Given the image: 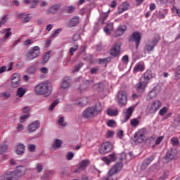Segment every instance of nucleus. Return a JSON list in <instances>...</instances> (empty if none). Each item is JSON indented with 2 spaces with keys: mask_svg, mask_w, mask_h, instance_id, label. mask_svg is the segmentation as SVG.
Listing matches in <instances>:
<instances>
[{
  "mask_svg": "<svg viewBox=\"0 0 180 180\" xmlns=\"http://www.w3.org/2000/svg\"><path fill=\"white\" fill-rule=\"evenodd\" d=\"M34 89L37 95L50 96L53 91V86L51 85V82H45L37 84Z\"/></svg>",
  "mask_w": 180,
  "mask_h": 180,
  "instance_id": "nucleus-1",
  "label": "nucleus"
},
{
  "mask_svg": "<svg viewBox=\"0 0 180 180\" xmlns=\"http://www.w3.org/2000/svg\"><path fill=\"white\" fill-rule=\"evenodd\" d=\"M102 112V105L101 103H97L93 107H89L85 109L83 111V116L85 119H92L98 115V113H101Z\"/></svg>",
  "mask_w": 180,
  "mask_h": 180,
  "instance_id": "nucleus-2",
  "label": "nucleus"
},
{
  "mask_svg": "<svg viewBox=\"0 0 180 180\" xmlns=\"http://www.w3.org/2000/svg\"><path fill=\"white\" fill-rule=\"evenodd\" d=\"M162 106V103L160 100H153L148 103L146 108V115L155 114Z\"/></svg>",
  "mask_w": 180,
  "mask_h": 180,
  "instance_id": "nucleus-3",
  "label": "nucleus"
},
{
  "mask_svg": "<svg viewBox=\"0 0 180 180\" xmlns=\"http://www.w3.org/2000/svg\"><path fill=\"white\" fill-rule=\"evenodd\" d=\"M113 150V144L110 142H105L102 143L98 149L100 154L105 155L110 153Z\"/></svg>",
  "mask_w": 180,
  "mask_h": 180,
  "instance_id": "nucleus-4",
  "label": "nucleus"
},
{
  "mask_svg": "<svg viewBox=\"0 0 180 180\" xmlns=\"http://www.w3.org/2000/svg\"><path fill=\"white\" fill-rule=\"evenodd\" d=\"M141 34L139 32L136 31L131 34L129 38V41L135 42L136 49H139L140 43L141 41Z\"/></svg>",
  "mask_w": 180,
  "mask_h": 180,
  "instance_id": "nucleus-5",
  "label": "nucleus"
},
{
  "mask_svg": "<svg viewBox=\"0 0 180 180\" xmlns=\"http://www.w3.org/2000/svg\"><path fill=\"white\" fill-rule=\"evenodd\" d=\"M146 129H142L135 134L134 141L136 143H142L145 140Z\"/></svg>",
  "mask_w": 180,
  "mask_h": 180,
  "instance_id": "nucleus-6",
  "label": "nucleus"
},
{
  "mask_svg": "<svg viewBox=\"0 0 180 180\" xmlns=\"http://www.w3.org/2000/svg\"><path fill=\"white\" fill-rule=\"evenodd\" d=\"M40 56V47L34 46L31 49L27 55V60H34V58H37Z\"/></svg>",
  "mask_w": 180,
  "mask_h": 180,
  "instance_id": "nucleus-7",
  "label": "nucleus"
},
{
  "mask_svg": "<svg viewBox=\"0 0 180 180\" xmlns=\"http://www.w3.org/2000/svg\"><path fill=\"white\" fill-rule=\"evenodd\" d=\"M160 41V39L158 37L153 38L152 40L148 41L145 46V49L147 52L150 53L154 51L155 47L158 45Z\"/></svg>",
  "mask_w": 180,
  "mask_h": 180,
  "instance_id": "nucleus-8",
  "label": "nucleus"
},
{
  "mask_svg": "<svg viewBox=\"0 0 180 180\" xmlns=\"http://www.w3.org/2000/svg\"><path fill=\"white\" fill-rule=\"evenodd\" d=\"M21 176L18 174V172H8L2 176V180H18Z\"/></svg>",
  "mask_w": 180,
  "mask_h": 180,
  "instance_id": "nucleus-9",
  "label": "nucleus"
},
{
  "mask_svg": "<svg viewBox=\"0 0 180 180\" xmlns=\"http://www.w3.org/2000/svg\"><path fill=\"white\" fill-rule=\"evenodd\" d=\"M117 101L121 106H124L127 103V94L124 91H121L117 94Z\"/></svg>",
  "mask_w": 180,
  "mask_h": 180,
  "instance_id": "nucleus-10",
  "label": "nucleus"
},
{
  "mask_svg": "<svg viewBox=\"0 0 180 180\" xmlns=\"http://www.w3.org/2000/svg\"><path fill=\"white\" fill-rule=\"evenodd\" d=\"M20 75L18 73H14L11 76V86L12 88H18L19 85H20Z\"/></svg>",
  "mask_w": 180,
  "mask_h": 180,
  "instance_id": "nucleus-11",
  "label": "nucleus"
},
{
  "mask_svg": "<svg viewBox=\"0 0 180 180\" xmlns=\"http://www.w3.org/2000/svg\"><path fill=\"white\" fill-rule=\"evenodd\" d=\"M148 84V81L143 80V79H139V82L136 84V91L139 93L144 92Z\"/></svg>",
  "mask_w": 180,
  "mask_h": 180,
  "instance_id": "nucleus-12",
  "label": "nucleus"
},
{
  "mask_svg": "<svg viewBox=\"0 0 180 180\" xmlns=\"http://www.w3.org/2000/svg\"><path fill=\"white\" fill-rule=\"evenodd\" d=\"M134 111V108L131 107L128 109H125L123 111V116L124 119L122 121V123H126L131 117Z\"/></svg>",
  "mask_w": 180,
  "mask_h": 180,
  "instance_id": "nucleus-13",
  "label": "nucleus"
},
{
  "mask_svg": "<svg viewBox=\"0 0 180 180\" xmlns=\"http://www.w3.org/2000/svg\"><path fill=\"white\" fill-rule=\"evenodd\" d=\"M89 165V160L86 159L82 160L80 163L78 164V169L75 171V172H81V171H85L86 167Z\"/></svg>",
  "mask_w": 180,
  "mask_h": 180,
  "instance_id": "nucleus-14",
  "label": "nucleus"
},
{
  "mask_svg": "<svg viewBox=\"0 0 180 180\" xmlns=\"http://www.w3.org/2000/svg\"><path fill=\"white\" fill-rule=\"evenodd\" d=\"M160 93L159 87L155 86L152 89L151 91H150L147 95V100H152L157 97L158 94Z\"/></svg>",
  "mask_w": 180,
  "mask_h": 180,
  "instance_id": "nucleus-15",
  "label": "nucleus"
},
{
  "mask_svg": "<svg viewBox=\"0 0 180 180\" xmlns=\"http://www.w3.org/2000/svg\"><path fill=\"white\" fill-rule=\"evenodd\" d=\"M39 127H40V121L37 120L32 122L31 124L28 125L27 129L28 131L33 132V131H36V130H37Z\"/></svg>",
  "mask_w": 180,
  "mask_h": 180,
  "instance_id": "nucleus-16",
  "label": "nucleus"
},
{
  "mask_svg": "<svg viewBox=\"0 0 180 180\" xmlns=\"http://www.w3.org/2000/svg\"><path fill=\"white\" fill-rule=\"evenodd\" d=\"M127 30V27L126 25L120 26L114 34V37H121L124 34V33Z\"/></svg>",
  "mask_w": 180,
  "mask_h": 180,
  "instance_id": "nucleus-17",
  "label": "nucleus"
},
{
  "mask_svg": "<svg viewBox=\"0 0 180 180\" xmlns=\"http://www.w3.org/2000/svg\"><path fill=\"white\" fill-rule=\"evenodd\" d=\"M78 23H79V18L75 16L69 20L67 23V26L68 27H75V26H77Z\"/></svg>",
  "mask_w": 180,
  "mask_h": 180,
  "instance_id": "nucleus-18",
  "label": "nucleus"
},
{
  "mask_svg": "<svg viewBox=\"0 0 180 180\" xmlns=\"http://www.w3.org/2000/svg\"><path fill=\"white\" fill-rule=\"evenodd\" d=\"M123 168V163L122 162H116L113 166V174H119Z\"/></svg>",
  "mask_w": 180,
  "mask_h": 180,
  "instance_id": "nucleus-19",
  "label": "nucleus"
},
{
  "mask_svg": "<svg viewBox=\"0 0 180 180\" xmlns=\"http://www.w3.org/2000/svg\"><path fill=\"white\" fill-rule=\"evenodd\" d=\"M153 73L150 70H147L145 73H143V77H141L143 81L149 82V80L153 79Z\"/></svg>",
  "mask_w": 180,
  "mask_h": 180,
  "instance_id": "nucleus-20",
  "label": "nucleus"
},
{
  "mask_svg": "<svg viewBox=\"0 0 180 180\" xmlns=\"http://www.w3.org/2000/svg\"><path fill=\"white\" fill-rule=\"evenodd\" d=\"M145 70V65L143 63H138L134 68V74L137 72H143Z\"/></svg>",
  "mask_w": 180,
  "mask_h": 180,
  "instance_id": "nucleus-21",
  "label": "nucleus"
},
{
  "mask_svg": "<svg viewBox=\"0 0 180 180\" xmlns=\"http://www.w3.org/2000/svg\"><path fill=\"white\" fill-rule=\"evenodd\" d=\"M121 44H115L113 48V57H118L121 53Z\"/></svg>",
  "mask_w": 180,
  "mask_h": 180,
  "instance_id": "nucleus-22",
  "label": "nucleus"
},
{
  "mask_svg": "<svg viewBox=\"0 0 180 180\" xmlns=\"http://www.w3.org/2000/svg\"><path fill=\"white\" fill-rule=\"evenodd\" d=\"M108 157H103L101 158L102 161L105 162L107 165H110L112 162H113V153L110 154Z\"/></svg>",
  "mask_w": 180,
  "mask_h": 180,
  "instance_id": "nucleus-23",
  "label": "nucleus"
},
{
  "mask_svg": "<svg viewBox=\"0 0 180 180\" xmlns=\"http://www.w3.org/2000/svg\"><path fill=\"white\" fill-rule=\"evenodd\" d=\"M71 85V79L70 78H65L63 79L62 84H61V88L63 89H65L67 88H70V86Z\"/></svg>",
  "mask_w": 180,
  "mask_h": 180,
  "instance_id": "nucleus-24",
  "label": "nucleus"
},
{
  "mask_svg": "<svg viewBox=\"0 0 180 180\" xmlns=\"http://www.w3.org/2000/svg\"><path fill=\"white\" fill-rule=\"evenodd\" d=\"M129 4L127 2H124L119 8L118 13H115L116 15L120 14L128 9Z\"/></svg>",
  "mask_w": 180,
  "mask_h": 180,
  "instance_id": "nucleus-25",
  "label": "nucleus"
},
{
  "mask_svg": "<svg viewBox=\"0 0 180 180\" xmlns=\"http://www.w3.org/2000/svg\"><path fill=\"white\" fill-rule=\"evenodd\" d=\"M11 28H8L1 31V33H6L4 35V37L1 39V41H4V40H6L9 39V37H11V34H12V32H11Z\"/></svg>",
  "mask_w": 180,
  "mask_h": 180,
  "instance_id": "nucleus-26",
  "label": "nucleus"
},
{
  "mask_svg": "<svg viewBox=\"0 0 180 180\" xmlns=\"http://www.w3.org/2000/svg\"><path fill=\"white\" fill-rule=\"evenodd\" d=\"M16 168H17V172L21 177L23 176L25 174H26L27 169L25 166L20 165V166H18Z\"/></svg>",
  "mask_w": 180,
  "mask_h": 180,
  "instance_id": "nucleus-27",
  "label": "nucleus"
},
{
  "mask_svg": "<svg viewBox=\"0 0 180 180\" xmlns=\"http://www.w3.org/2000/svg\"><path fill=\"white\" fill-rule=\"evenodd\" d=\"M88 104V98L86 97H84L82 98H79L77 102L76 105L77 106H85L86 105Z\"/></svg>",
  "mask_w": 180,
  "mask_h": 180,
  "instance_id": "nucleus-28",
  "label": "nucleus"
},
{
  "mask_svg": "<svg viewBox=\"0 0 180 180\" xmlns=\"http://www.w3.org/2000/svg\"><path fill=\"white\" fill-rule=\"evenodd\" d=\"M15 153L18 155H22V154H23V153H25V145L20 143L17 146V150H16Z\"/></svg>",
  "mask_w": 180,
  "mask_h": 180,
  "instance_id": "nucleus-29",
  "label": "nucleus"
},
{
  "mask_svg": "<svg viewBox=\"0 0 180 180\" xmlns=\"http://www.w3.org/2000/svg\"><path fill=\"white\" fill-rule=\"evenodd\" d=\"M94 89H96V91H98V92H102L103 91V88H105V84L103 83H97L94 85Z\"/></svg>",
  "mask_w": 180,
  "mask_h": 180,
  "instance_id": "nucleus-30",
  "label": "nucleus"
},
{
  "mask_svg": "<svg viewBox=\"0 0 180 180\" xmlns=\"http://www.w3.org/2000/svg\"><path fill=\"white\" fill-rule=\"evenodd\" d=\"M58 9H60V4H55L49 8V12L52 14L57 13Z\"/></svg>",
  "mask_w": 180,
  "mask_h": 180,
  "instance_id": "nucleus-31",
  "label": "nucleus"
},
{
  "mask_svg": "<svg viewBox=\"0 0 180 180\" xmlns=\"http://www.w3.org/2000/svg\"><path fill=\"white\" fill-rule=\"evenodd\" d=\"M104 31L105 32L106 34H110L112 32H113V23H109L107 26L104 28Z\"/></svg>",
  "mask_w": 180,
  "mask_h": 180,
  "instance_id": "nucleus-32",
  "label": "nucleus"
},
{
  "mask_svg": "<svg viewBox=\"0 0 180 180\" xmlns=\"http://www.w3.org/2000/svg\"><path fill=\"white\" fill-rule=\"evenodd\" d=\"M62 144H63V141H61L60 139H56L53 141V148H60V147H61Z\"/></svg>",
  "mask_w": 180,
  "mask_h": 180,
  "instance_id": "nucleus-33",
  "label": "nucleus"
},
{
  "mask_svg": "<svg viewBox=\"0 0 180 180\" xmlns=\"http://www.w3.org/2000/svg\"><path fill=\"white\" fill-rule=\"evenodd\" d=\"M16 94H17V96H18L19 98H22V96H23V95L26 94V90L22 87H20L18 88Z\"/></svg>",
  "mask_w": 180,
  "mask_h": 180,
  "instance_id": "nucleus-34",
  "label": "nucleus"
},
{
  "mask_svg": "<svg viewBox=\"0 0 180 180\" xmlns=\"http://www.w3.org/2000/svg\"><path fill=\"white\" fill-rule=\"evenodd\" d=\"M50 53H51V51H49L44 54L42 58L43 64H46L49 61L50 58Z\"/></svg>",
  "mask_w": 180,
  "mask_h": 180,
  "instance_id": "nucleus-35",
  "label": "nucleus"
},
{
  "mask_svg": "<svg viewBox=\"0 0 180 180\" xmlns=\"http://www.w3.org/2000/svg\"><path fill=\"white\" fill-rule=\"evenodd\" d=\"M140 124V121L137 118L132 119L131 120V125L134 128H136Z\"/></svg>",
  "mask_w": 180,
  "mask_h": 180,
  "instance_id": "nucleus-36",
  "label": "nucleus"
},
{
  "mask_svg": "<svg viewBox=\"0 0 180 180\" xmlns=\"http://www.w3.org/2000/svg\"><path fill=\"white\" fill-rule=\"evenodd\" d=\"M112 59L110 58V57L106 58H100L98 59V64H108V63H109V61H110Z\"/></svg>",
  "mask_w": 180,
  "mask_h": 180,
  "instance_id": "nucleus-37",
  "label": "nucleus"
},
{
  "mask_svg": "<svg viewBox=\"0 0 180 180\" xmlns=\"http://www.w3.org/2000/svg\"><path fill=\"white\" fill-rule=\"evenodd\" d=\"M8 151V146L6 144H2L0 146V154H4Z\"/></svg>",
  "mask_w": 180,
  "mask_h": 180,
  "instance_id": "nucleus-38",
  "label": "nucleus"
},
{
  "mask_svg": "<svg viewBox=\"0 0 180 180\" xmlns=\"http://www.w3.org/2000/svg\"><path fill=\"white\" fill-rule=\"evenodd\" d=\"M106 18H108V13H103L101 15V18L99 20V22H101V23H102V25H103L105 23V20L106 19Z\"/></svg>",
  "mask_w": 180,
  "mask_h": 180,
  "instance_id": "nucleus-39",
  "label": "nucleus"
},
{
  "mask_svg": "<svg viewBox=\"0 0 180 180\" xmlns=\"http://www.w3.org/2000/svg\"><path fill=\"white\" fill-rule=\"evenodd\" d=\"M83 66H84V63H79L75 67L73 70V72H78V71H79V70H81V68H82Z\"/></svg>",
  "mask_w": 180,
  "mask_h": 180,
  "instance_id": "nucleus-40",
  "label": "nucleus"
},
{
  "mask_svg": "<svg viewBox=\"0 0 180 180\" xmlns=\"http://www.w3.org/2000/svg\"><path fill=\"white\" fill-rule=\"evenodd\" d=\"M60 101L58 100H55L49 107V110H53V109H54V108H56V106H57V105H58V103Z\"/></svg>",
  "mask_w": 180,
  "mask_h": 180,
  "instance_id": "nucleus-41",
  "label": "nucleus"
},
{
  "mask_svg": "<svg viewBox=\"0 0 180 180\" xmlns=\"http://www.w3.org/2000/svg\"><path fill=\"white\" fill-rule=\"evenodd\" d=\"M78 50V44L75 45L74 47H72L69 49V53L70 56H74V53Z\"/></svg>",
  "mask_w": 180,
  "mask_h": 180,
  "instance_id": "nucleus-42",
  "label": "nucleus"
},
{
  "mask_svg": "<svg viewBox=\"0 0 180 180\" xmlns=\"http://www.w3.org/2000/svg\"><path fill=\"white\" fill-rule=\"evenodd\" d=\"M171 143L173 146H177L179 145V139L176 137H172L171 139Z\"/></svg>",
  "mask_w": 180,
  "mask_h": 180,
  "instance_id": "nucleus-43",
  "label": "nucleus"
},
{
  "mask_svg": "<svg viewBox=\"0 0 180 180\" xmlns=\"http://www.w3.org/2000/svg\"><path fill=\"white\" fill-rule=\"evenodd\" d=\"M119 162H122L123 163L124 161L127 160V155L125 153H122L119 155Z\"/></svg>",
  "mask_w": 180,
  "mask_h": 180,
  "instance_id": "nucleus-44",
  "label": "nucleus"
},
{
  "mask_svg": "<svg viewBox=\"0 0 180 180\" xmlns=\"http://www.w3.org/2000/svg\"><path fill=\"white\" fill-rule=\"evenodd\" d=\"M92 58H94V56L92 55H88L86 57L82 58V60H84V61H90V64H92V63H94Z\"/></svg>",
  "mask_w": 180,
  "mask_h": 180,
  "instance_id": "nucleus-45",
  "label": "nucleus"
},
{
  "mask_svg": "<svg viewBox=\"0 0 180 180\" xmlns=\"http://www.w3.org/2000/svg\"><path fill=\"white\" fill-rule=\"evenodd\" d=\"M37 68L35 66H30L28 70H27V72L28 74H34V72H36L37 71Z\"/></svg>",
  "mask_w": 180,
  "mask_h": 180,
  "instance_id": "nucleus-46",
  "label": "nucleus"
},
{
  "mask_svg": "<svg viewBox=\"0 0 180 180\" xmlns=\"http://www.w3.org/2000/svg\"><path fill=\"white\" fill-rule=\"evenodd\" d=\"M85 50H86V46H82L80 49V51L77 54V57H81L82 54L85 53Z\"/></svg>",
  "mask_w": 180,
  "mask_h": 180,
  "instance_id": "nucleus-47",
  "label": "nucleus"
},
{
  "mask_svg": "<svg viewBox=\"0 0 180 180\" xmlns=\"http://www.w3.org/2000/svg\"><path fill=\"white\" fill-rule=\"evenodd\" d=\"M175 78L176 80L180 79V65L178 66L175 72Z\"/></svg>",
  "mask_w": 180,
  "mask_h": 180,
  "instance_id": "nucleus-48",
  "label": "nucleus"
},
{
  "mask_svg": "<svg viewBox=\"0 0 180 180\" xmlns=\"http://www.w3.org/2000/svg\"><path fill=\"white\" fill-rule=\"evenodd\" d=\"M163 140H164V136H160L158 137V139L155 141V145H160L162 142Z\"/></svg>",
  "mask_w": 180,
  "mask_h": 180,
  "instance_id": "nucleus-49",
  "label": "nucleus"
},
{
  "mask_svg": "<svg viewBox=\"0 0 180 180\" xmlns=\"http://www.w3.org/2000/svg\"><path fill=\"white\" fill-rule=\"evenodd\" d=\"M61 29H58L56 30L53 34L51 37V39H53V37H57V36H58V34H60V32H61Z\"/></svg>",
  "mask_w": 180,
  "mask_h": 180,
  "instance_id": "nucleus-50",
  "label": "nucleus"
},
{
  "mask_svg": "<svg viewBox=\"0 0 180 180\" xmlns=\"http://www.w3.org/2000/svg\"><path fill=\"white\" fill-rule=\"evenodd\" d=\"M72 158H74V153L72 152H68L66 157V160H68V161H70L72 160Z\"/></svg>",
  "mask_w": 180,
  "mask_h": 180,
  "instance_id": "nucleus-51",
  "label": "nucleus"
},
{
  "mask_svg": "<svg viewBox=\"0 0 180 180\" xmlns=\"http://www.w3.org/2000/svg\"><path fill=\"white\" fill-rule=\"evenodd\" d=\"M154 158L153 157L150 158H147L143 161V164L146 165H149L152 161H153Z\"/></svg>",
  "mask_w": 180,
  "mask_h": 180,
  "instance_id": "nucleus-52",
  "label": "nucleus"
},
{
  "mask_svg": "<svg viewBox=\"0 0 180 180\" xmlns=\"http://www.w3.org/2000/svg\"><path fill=\"white\" fill-rule=\"evenodd\" d=\"M28 150L29 151H30V153H34V151L36 150V145L34 144L28 145Z\"/></svg>",
  "mask_w": 180,
  "mask_h": 180,
  "instance_id": "nucleus-53",
  "label": "nucleus"
},
{
  "mask_svg": "<svg viewBox=\"0 0 180 180\" xmlns=\"http://www.w3.org/2000/svg\"><path fill=\"white\" fill-rule=\"evenodd\" d=\"M167 112V107H165L159 111V115H160L161 116H164V115H165Z\"/></svg>",
  "mask_w": 180,
  "mask_h": 180,
  "instance_id": "nucleus-54",
  "label": "nucleus"
},
{
  "mask_svg": "<svg viewBox=\"0 0 180 180\" xmlns=\"http://www.w3.org/2000/svg\"><path fill=\"white\" fill-rule=\"evenodd\" d=\"M72 39L73 41H77L79 40V39H81V36L79 35V34L76 33L73 35Z\"/></svg>",
  "mask_w": 180,
  "mask_h": 180,
  "instance_id": "nucleus-55",
  "label": "nucleus"
},
{
  "mask_svg": "<svg viewBox=\"0 0 180 180\" xmlns=\"http://www.w3.org/2000/svg\"><path fill=\"white\" fill-rule=\"evenodd\" d=\"M174 158V155H173L172 154H171L169 152H168V153L166 154L165 157V158L166 160H172Z\"/></svg>",
  "mask_w": 180,
  "mask_h": 180,
  "instance_id": "nucleus-56",
  "label": "nucleus"
},
{
  "mask_svg": "<svg viewBox=\"0 0 180 180\" xmlns=\"http://www.w3.org/2000/svg\"><path fill=\"white\" fill-rule=\"evenodd\" d=\"M112 176H113V168H111L108 173V176H105L106 178H109L110 179H112Z\"/></svg>",
  "mask_w": 180,
  "mask_h": 180,
  "instance_id": "nucleus-57",
  "label": "nucleus"
},
{
  "mask_svg": "<svg viewBox=\"0 0 180 180\" xmlns=\"http://www.w3.org/2000/svg\"><path fill=\"white\" fill-rule=\"evenodd\" d=\"M29 114H26L22 115L20 118V123H23V122H25V120H26V119H27V117H29Z\"/></svg>",
  "mask_w": 180,
  "mask_h": 180,
  "instance_id": "nucleus-58",
  "label": "nucleus"
},
{
  "mask_svg": "<svg viewBox=\"0 0 180 180\" xmlns=\"http://www.w3.org/2000/svg\"><path fill=\"white\" fill-rule=\"evenodd\" d=\"M58 123L60 126H65L64 124V117H61L58 119Z\"/></svg>",
  "mask_w": 180,
  "mask_h": 180,
  "instance_id": "nucleus-59",
  "label": "nucleus"
},
{
  "mask_svg": "<svg viewBox=\"0 0 180 180\" xmlns=\"http://www.w3.org/2000/svg\"><path fill=\"white\" fill-rule=\"evenodd\" d=\"M75 9V8L74 6H68L67 8V13H72V12H74Z\"/></svg>",
  "mask_w": 180,
  "mask_h": 180,
  "instance_id": "nucleus-60",
  "label": "nucleus"
},
{
  "mask_svg": "<svg viewBox=\"0 0 180 180\" xmlns=\"http://www.w3.org/2000/svg\"><path fill=\"white\" fill-rule=\"evenodd\" d=\"M39 70L41 71V72H42V74H48L49 73V69L47 68H41L39 69Z\"/></svg>",
  "mask_w": 180,
  "mask_h": 180,
  "instance_id": "nucleus-61",
  "label": "nucleus"
},
{
  "mask_svg": "<svg viewBox=\"0 0 180 180\" xmlns=\"http://www.w3.org/2000/svg\"><path fill=\"white\" fill-rule=\"evenodd\" d=\"M172 11L174 13H176L179 17H180V8L173 7Z\"/></svg>",
  "mask_w": 180,
  "mask_h": 180,
  "instance_id": "nucleus-62",
  "label": "nucleus"
},
{
  "mask_svg": "<svg viewBox=\"0 0 180 180\" xmlns=\"http://www.w3.org/2000/svg\"><path fill=\"white\" fill-rule=\"evenodd\" d=\"M106 113L108 116H113V110L112 109H110V108H108L107 110H106Z\"/></svg>",
  "mask_w": 180,
  "mask_h": 180,
  "instance_id": "nucleus-63",
  "label": "nucleus"
},
{
  "mask_svg": "<svg viewBox=\"0 0 180 180\" xmlns=\"http://www.w3.org/2000/svg\"><path fill=\"white\" fill-rule=\"evenodd\" d=\"M122 62L124 63V64H127L128 62H129V57L127 56H124L122 59Z\"/></svg>",
  "mask_w": 180,
  "mask_h": 180,
  "instance_id": "nucleus-64",
  "label": "nucleus"
}]
</instances>
